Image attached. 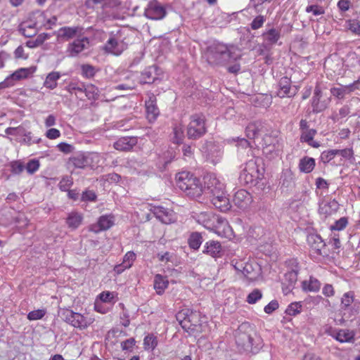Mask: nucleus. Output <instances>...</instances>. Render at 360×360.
<instances>
[{
  "label": "nucleus",
  "mask_w": 360,
  "mask_h": 360,
  "mask_svg": "<svg viewBox=\"0 0 360 360\" xmlns=\"http://www.w3.org/2000/svg\"><path fill=\"white\" fill-rule=\"evenodd\" d=\"M354 301V292L352 291L345 292L341 298V309H347Z\"/></svg>",
  "instance_id": "obj_44"
},
{
  "label": "nucleus",
  "mask_w": 360,
  "mask_h": 360,
  "mask_svg": "<svg viewBox=\"0 0 360 360\" xmlns=\"http://www.w3.org/2000/svg\"><path fill=\"white\" fill-rule=\"evenodd\" d=\"M158 345V340L153 334H148L143 339V347L146 350H153Z\"/></svg>",
  "instance_id": "obj_43"
},
{
  "label": "nucleus",
  "mask_w": 360,
  "mask_h": 360,
  "mask_svg": "<svg viewBox=\"0 0 360 360\" xmlns=\"http://www.w3.org/2000/svg\"><path fill=\"white\" fill-rule=\"evenodd\" d=\"M233 201L236 206L241 210H245L252 203V195L244 189H240L236 192Z\"/></svg>",
  "instance_id": "obj_17"
},
{
  "label": "nucleus",
  "mask_w": 360,
  "mask_h": 360,
  "mask_svg": "<svg viewBox=\"0 0 360 360\" xmlns=\"http://www.w3.org/2000/svg\"><path fill=\"white\" fill-rule=\"evenodd\" d=\"M159 68L157 65H151L146 68L141 74L140 82L142 84H152L158 79V71Z\"/></svg>",
  "instance_id": "obj_23"
},
{
  "label": "nucleus",
  "mask_w": 360,
  "mask_h": 360,
  "mask_svg": "<svg viewBox=\"0 0 360 360\" xmlns=\"http://www.w3.org/2000/svg\"><path fill=\"white\" fill-rule=\"evenodd\" d=\"M307 241L309 246L310 255L314 258L328 255L326 244L320 235L310 233L307 236Z\"/></svg>",
  "instance_id": "obj_9"
},
{
  "label": "nucleus",
  "mask_w": 360,
  "mask_h": 360,
  "mask_svg": "<svg viewBox=\"0 0 360 360\" xmlns=\"http://www.w3.org/2000/svg\"><path fill=\"white\" fill-rule=\"evenodd\" d=\"M169 281L167 277L156 274L154 278L153 285L158 295H162L168 287Z\"/></svg>",
  "instance_id": "obj_36"
},
{
  "label": "nucleus",
  "mask_w": 360,
  "mask_h": 360,
  "mask_svg": "<svg viewBox=\"0 0 360 360\" xmlns=\"http://www.w3.org/2000/svg\"><path fill=\"white\" fill-rule=\"evenodd\" d=\"M340 208L338 202L333 199L329 201H323L319 205V212L321 215L328 217L335 214Z\"/></svg>",
  "instance_id": "obj_20"
},
{
  "label": "nucleus",
  "mask_w": 360,
  "mask_h": 360,
  "mask_svg": "<svg viewBox=\"0 0 360 360\" xmlns=\"http://www.w3.org/2000/svg\"><path fill=\"white\" fill-rule=\"evenodd\" d=\"M22 136H24V138L22 140V143L27 146H31L33 143H38L41 141V138L34 137L32 135V132L27 131L26 129L25 134H23Z\"/></svg>",
  "instance_id": "obj_54"
},
{
  "label": "nucleus",
  "mask_w": 360,
  "mask_h": 360,
  "mask_svg": "<svg viewBox=\"0 0 360 360\" xmlns=\"http://www.w3.org/2000/svg\"><path fill=\"white\" fill-rule=\"evenodd\" d=\"M223 152L221 148L215 144L210 143L207 145L206 151V158L208 161L214 165L218 163L221 159Z\"/></svg>",
  "instance_id": "obj_26"
},
{
  "label": "nucleus",
  "mask_w": 360,
  "mask_h": 360,
  "mask_svg": "<svg viewBox=\"0 0 360 360\" xmlns=\"http://www.w3.org/2000/svg\"><path fill=\"white\" fill-rule=\"evenodd\" d=\"M298 271L292 269L284 274L282 282V291L284 295H288L292 292L297 281Z\"/></svg>",
  "instance_id": "obj_18"
},
{
  "label": "nucleus",
  "mask_w": 360,
  "mask_h": 360,
  "mask_svg": "<svg viewBox=\"0 0 360 360\" xmlns=\"http://www.w3.org/2000/svg\"><path fill=\"white\" fill-rule=\"evenodd\" d=\"M129 42L127 38L122 36V32L117 34H111L105 42L103 49L108 53L115 56H120L128 48Z\"/></svg>",
  "instance_id": "obj_6"
},
{
  "label": "nucleus",
  "mask_w": 360,
  "mask_h": 360,
  "mask_svg": "<svg viewBox=\"0 0 360 360\" xmlns=\"http://www.w3.org/2000/svg\"><path fill=\"white\" fill-rule=\"evenodd\" d=\"M136 254L133 251L127 252L123 257L122 262L115 266L114 271L117 274H120L124 270L131 268L136 259Z\"/></svg>",
  "instance_id": "obj_24"
},
{
  "label": "nucleus",
  "mask_w": 360,
  "mask_h": 360,
  "mask_svg": "<svg viewBox=\"0 0 360 360\" xmlns=\"http://www.w3.org/2000/svg\"><path fill=\"white\" fill-rule=\"evenodd\" d=\"M5 133L11 136H22L25 134V128L22 125L17 127H8L6 129Z\"/></svg>",
  "instance_id": "obj_59"
},
{
  "label": "nucleus",
  "mask_w": 360,
  "mask_h": 360,
  "mask_svg": "<svg viewBox=\"0 0 360 360\" xmlns=\"http://www.w3.org/2000/svg\"><path fill=\"white\" fill-rule=\"evenodd\" d=\"M335 338L340 342H352L354 340V333L349 330L341 329L337 332Z\"/></svg>",
  "instance_id": "obj_39"
},
{
  "label": "nucleus",
  "mask_w": 360,
  "mask_h": 360,
  "mask_svg": "<svg viewBox=\"0 0 360 360\" xmlns=\"http://www.w3.org/2000/svg\"><path fill=\"white\" fill-rule=\"evenodd\" d=\"M207 132L205 117L203 114H194L190 117L187 127V136L189 139H198Z\"/></svg>",
  "instance_id": "obj_5"
},
{
  "label": "nucleus",
  "mask_w": 360,
  "mask_h": 360,
  "mask_svg": "<svg viewBox=\"0 0 360 360\" xmlns=\"http://www.w3.org/2000/svg\"><path fill=\"white\" fill-rule=\"evenodd\" d=\"M262 297V293L260 290L255 289L252 292H251L246 298V302L248 304H255L257 301H259Z\"/></svg>",
  "instance_id": "obj_55"
},
{
  "label": "nucleus",
  "mask_w": 360,
  "mask_h": 360,
  "mask_svg": "<svg viewBox=\"0 0 360 360\" xmlns=\"http://www.w3.org/2000/svg\"><path fill=\"white\" fill-rule=\"evenodd\" d=\"M302 304L300 302H295L290 304L285 309V313L290 316H295L300 313Z\"/></svg>",
  "instance_id": "obj_51"
},
{
  "label": "nucleus",
  "mask_w": 360,
  "mask_h": 360,
  "mask_svg": "<svg viewBox=\"0 0 360 360\" xmlns=\"http://www.w3.org/2000/svg\"><path fill=\"white\" fill-rule=\"evenodd\" d=\"M83 217L78 212H70L67 219L66 223L69 228L72 229H77L82 224Z\"/></svg>",
  "instance_id": "obj_38"
},
{
  "label": "nucleus",
  "mask_w": 360,
  "mask_h": 360,
  "mask_svg": "<svg viewBox=\"0 0 360 360\" xmlns=\"http://www.w3.org/2000/svg\"><path fill=\"white\" fill-rule=\"evenodd\" d=\"M81 70L82 76L86 79L93 78L97 72L95 67L89 64L82 65L81 66Z\"/></svg>",
  "instance_id": "obj_48"
},
{
  "label": "nucleus",
  "mask_w": 360,
  "mask_h": 360,
  "mask_svg": "<svg viewBox=\"0 0 360 360\" xmlns=\"http://www.w3.org/2000/svg\"><path fill=\"white\" fill-rule=\"evenodd\" d=\"M81 29L79 27H63L57 31V37L62 40L74 38Z\"/></svg>",
  "instance_id": "obj_29"
},
{
  "label": "nucleus",
  "mask_w": 360,
  "mask_h": 360,
  "mask_svg": "<svg viewBox=\"0 0 360 360\" xmlns=\"http://www.w3.org/2000/svg\"><path fill=\"white\" fill-rule=\"evenodd\" d=\"M321 282L313 276H310L308 281H304L302 282V288L306 292H319L321 289Z\"/></svg>",
  "instance_id": "obj_34"
},
{
  "label": "nucleus",
  "mask_w": 360,
  "mask_h": 360,
  "mask_svg": "<svg viewBox=\"0 0 360 360\" xmlns=\"http://www.w3.org/2000/svg\"><path fill=\"white\" fill-rule=\"evenodd\" d=\"M39 26L41 25L38 22L25 21L19 25L18 31L25 37L30 38L37 34Z\"/></svg>",
  "instance_id": "obj_22"
},
{
  "label": "nucleus",
  "mask_w": 360,
  "mask_h": 360,
  "mask_svg": "<svg viewBox=\"0 0 360 360\" xmlns=\"http://www.w3.org/2000/svg\"><path fill=\"white\" fill-rule=\"evenodd\" d=\"M73 184L72 178L70 176H65L62 178L58 184V187L62 191H68Z\"/></svg>",
  "instance_id": "obj_56"
},
{
  "label": "nucleus",
  "mask_w": 360,
  "mask_h": 360,
  "mask_svg": "<svg viewBox=\"0 0 360 360\" xmlns=\"http://www.w3.org/2000/svg\"><path fill=\"white\" fill-rule=\"evenodd\" d=\"M338 155L349 161L354 160V150L352 148H345L342 150L337 149V155Z\"/></svg>",
  "instance_id": "obj_61"
},
{
  "label": "nucleus",
  "mask_w": 360,
  "mask_h": 360,
  "mask_svg": "<svg viewBox=\"0 0 360 360\" xmlns=\"http://www.w3.org/2000/svg\"><path fill=\"white\" fill-rule=\"evenodd\" d=\"M265 21L266 18L264 15H257L250 23V27L254 30H258L263 26Z\"/></svg>",
  "instance_id": "obj_63"
},
{
  "label": "nucleus",
  "mask_w": 360,
  "mask_h": 360,
  "mask_svg": "<svg viewBox=\"0 0 360 360\" xmlns=\"http://www.w3.org/2000/svg\"><path fill=\"white\" fill-rule=\"evenodd\" d=\"M98 297L103 302L112 303L115 302V295L113 292L104 291L99 294Z\"/></svg>",
  "instance_id": "obj_62"
},
{
  "label": "nucleus",
  "mask_w": 360,
  "mask_h": 360,
  "mask_svg": "<svg viewBox=\"0 0 360 360\" xmlns=\"http://www.w3.org/2000/svg\"><path fill=\"white\" fill-rule=\"evenodd\" d=\"M62 316L67 323L80 330L87 328L94 322V319L84 316L82 314L75 312L71 309H65L62 312Z\"/></svg>",
  "instance_id": "obj_7"
},
{
  "label": "nucleus",
  "mask_w": 360,
  "mask_h": 360,
  "mask_svg": "<svg viewBox=\"0 0 360 360\" xmlns=\"http://www.w3.org/2000/svg\"><path fill=\"white\" fill-rule=\"evenodd\" d=\"M349 113L350 108L345 105L338 110V112L333 113L331 118L334 122H338L346 117Z\"/></svg>",
  "instance_id": "obj_46"
},
{
  "label": "nucleus",
  "mask_w": 360,
  "mask_h": 360,
  "mask_svg": "<svg viewBox=\"0 0 360 360\" xmlns=\"http://www.w3.org/2000/svg\"><path fill=\"white\" fill-rule=\"evenodd\" d=\"M69 162L76 168L84 169L88 167L86 154L85 153H77L70 157Z\"/></svg>",
  "instance_id": "obj_35"
},
{
  "label": "nucleus",
  "mask_w": 360,
  "mask_h": 360,
  "mask_svg": "<svg viewBox=\"0 0 360 360\" xmlns=\"http://www.w3.org/2000/svg\"><path fill=\"white\" fill-rule=\"evenodd\" d=\"M114 225V217L112 214H105L101 216L97 223L91 224L89 231L95 233L105 231Z\"/></svg>",
  "instance_id": "obj_16"
},
{
  "label": "nucleus",
  "mask_w": 360,
  "mask_h": 360,
  "mask_svg": "<svg viewBox=\"0 0 360 360\" xmlns=\"http://www.w3.org/2000/svg\"><path fill=\"white\" fill-rule=\"evenodd\" d=\"M316 162L314 158L304 156L299 162L298 168L301 172L310 173L314 169Z\"/></svg>",
  "instance_id": "obj_33"
},
{
  "label": "nucleus",
  "mask_w": 360,
  "mask_h": 360,
  "mask_svg": "<svg viewBox=\"0 0 360 360\" xmlns=\"http://www.w3.org/2000/svg\"><path fill=\"white\" fill-rule=\"evenodd\" d=\"M136 144V141L133 138L122 137L114 143V148L120 151H129Z\"/></svg>",
  "instance_id": "obj_31"
},
{
  "label": "nucleus",
  "mask_w": 360,
  "mask_h": 360,
  "mask_svg": "<svg viewBox=\"0 0 360 360\" xmlns=\"http://www.w3.org/2000/svg\"><path fill=\"white\" fill-rule=\"evenodd\" d=\"M173 142L175 143H181L184 139V129L181 125H175L173 128Z\"/></svg>",
  "instance_id": "obj_52"
},
{
  "label": "nucleus",
  "mask_w": 360,
  "mask_h": 360,
  "mask_svg": "<svg viewBox=\"0 0 360 360\" xmlns=\"http://www.w3.org/2000/svg\"><path fill=\"white\" fill-rule=\"evenodd\" d=\"M86 160L89 167L92 169L97 168L102 164V157L98 153H87Z\"/></svg>",
  "instance_id": "obj_40"
},
{
  "label": "nucleus",
  "mask_w": 360,
  "mask_h": 360,
  "mask_svg": "<svg viewBox=\"0 0 360 360\" xmlns=\"http://www.w3.org/2000/svg\"><path fill=\"white\" fill-rule=\"evenodd\" d=\"M346 27L352 34L360 36V20L359 19H349L345 22Z\"/></svg>",
  "instance_id": "obj_42"
},
{
  "label": "nucleus",
  "mask_w": 360,
  "mask_h": 360,
  "mask_svg": "<svg viewBox=\"0 0 360 360\" xmlns=\"http://www.w3.org/2000/svg\"><path fill=\"white\" fill-rule=\"evenodd\" d=\"M291 79L287 76L282 77L278 83L276 94L280 98H290Z\"/></svg>",
  "instance_id": "obj_27"
},
{
  "label": "nucleus",
  "mask_w": 360,
  "mask_h": 360,
  "mask_svg": "<svg viewBox=\"0 0 360 360\" xmlns=\"http://www.w3.org/2000/svg\"><path fill=\"white\" fill-rule=\"evenodd\" d=\"M39 161L36 159H32L27 163L26 166H25V169H26L28 174H33L39 169Z\"/></svg>",
  "instance_id": "obj_58"
},
{
  "label": "nucleus",
  "mask_w": 360,
  "mask_h": 360,
  "mask_svg": "<svg viewBox=\"0 0 360 360\" xmlns=\"http://www.w3.org/2000/svg\"><path fill=\"white\" fill-rule=\"evenodd\" d=\"M202 252L212 257H221L222 256L221 243L215 240H209L205 243Z\"/></svg>",
  "instance_id": "obj_25"
},
{
  "label": "nucleus",
  "mask_w": 360,
  "mask_h": 360,
  "mask_svg": "<svg viewBox=\"0 0 360 360\" xmlns=\"http://www.w3.org/2000/svg\"><path fill=\"white\" fill-rule=\"evenodd\" d=\"M263 129L264 125L261 121L251 122L246 127V136L250 139H256L261 135Z\"/></svg>",
  "instance_id": "obj_28"
},
{
  "label": "nucleus",
  "mask_w": 360,
  "mask_h": 360,
  "mask_svg": "<svg viewBox=\"0 0 360 360\" xmlns=\"http://www.w3.org/2000/svg\"><path fill=\"white\" fill-rule=\"evenodd\" d=\"M135 344V339L134 338H131L121 342V348L123 351L131 352L133 351Z\"/></svg>",
  "instance_id": "obj_64"
},
{
  "label": "nucleus",
  "mask_w": 360,
  "mask_h": 360,
  "mask_svg": "<svg viewBox=\"0 0 360 360\" xmlns=\"http://www.w3.org/2000/svg\"><path fill=\"white\" fill-rule=\"evenodd\" d=\"M337 155V149L324 150L321 153L320 159L326 164L331 161Z\"/></svg>",
  "instance_id": "obj_53"
},
{
  "label": "nucleus",
  "mask_w": 360,
  "mask_h": 360,
  "mask_svg": "<svg viewBox=\"0 0 360 360\" xmlns=\"http://www.w3.org/2000/svg\"><path fill=\"white\" fill-rule=\"evenodd\" d=\"M219 226L217 227V233L221 237L231 238L233 235V230L228 221L223 218H218Z\"/></svg>",
  "instance_id": "obj_32"
},
{
  "label": "nucleus",
  "mask_w": 360,
  "mask_h": 360,
  "mask_svg": "<svg viewBox=\"0 0 360 360\" xmlns=\"http://www.w3.org/2000/svg\"><path fill=\"white\" fill-rule=\"evenodd\" d=\"M245 326H240L236 333V344L240 353L257 354L263 347L262 338L255 332L244 330Z\"/></svg>",
  "instance_id": "obj_1"
},
{
  "label": "nucleus",
  "mask_w": 360,
  "mask_h": 360,
  "mask_svg": "<svg viewBox=\"0 0 360 360\" xmlns=\"http://www.w3.org/2000/svg\"><path fill=\"white\" fill-rule=\"evenodd\" d=\"M322 97L323 94L321 88L319 84H316L314 90V95L311 100L313 112L319 113L324 111L328 108L330 102V98H322Z\"/></svg>",
  "instance_id": "obj_11"
},
{
  "label": "nucleus",
  "mask_w": 360,
  "mask_h": 360,
  "mask_svg": "<svg viewBox=\"0 0 360 360\" xmlns=\"http://www.w3.org/2000/svg\"><path fill=\"white\" fill-rule=\"evenodd\" d=\"M176 186L185 195L191 198L201 196L202 186L199 178L187 171L179 172L176 175Z\"/></svg>",
  "instance_id": "obj_2"
},
{
  "label": "nucleus",
  "mask_w": 360,
  "mask_h": 360,
  "mask_svg": "<svg viewBox=\"0 0 360 360\" xmlns=\"http://www.w3.org/2000/svg\"><path fill=\"white\" fill-rule=\"evenodd\" d=\"M98 89L93 84H85L84 93L85 96L90 100H96L98 97Z\"/></svg>",
  "instance_id": "obj_45"
},
{
  "label": "nucleus",
  "mask_w": 360,
  "mask_h": 360,
  "mask_svg": "<svg viewBox=\"0 0 360 360\" xmlns=\"http://www.w3.org/2000/svg\"><path fill=\"white\" fill-rule=\"evenodd\" d=\"M60 73L59 72L53 71L48 74L44 82V86L53 90L57 87L58 80L60 78Z\"/></svg>",
  "instance_id": "obj_37"
},
{
  "label": "nucleus",
  "mask_w": 360,
  "mask_h": 360,
  "mask_svg": "<svg viewBox=\"0 0 360 360\" xmlns=\"http://www.w3.org/2000/svg\"><path fill=\"white\" fill-rule=\"evenodd\" d=\"M330 92L333 96L339 100H344L345 96L347 94L345 85H340V86H333L330 88Z\"/></svg>",
  "instance_id": "obj_47"
},
{
  "label": "nucleus",
  "mask_w": 360,
  "mask_h": 360,
  "mask_svg": "<svg viewBox=\"0 0 360 360\" xmlns=\"http://www.w3.org/2000/svg\"><path fill=\"white\" fill-rule=\"evenodd\" d=\"M36 70V68H21L8 76L3 82H0V88L5 89L14 86L15 81L26 79L32 75Z\"/></svg>",
  "instance_id": "obj_10"
},
{
  "label": "nucleus",
  "mask_w": 360,
  "mask_h": 360,
  "mask_svg": "<svg viewBox=\"0 0 360 360\" xmlns=\"http://www.w3.org/2000/svg\"><path fill=\"white\" fill-rule=\"evenodd\" d=\"M260 159L248 161L239 176V181L243 185L255 186L264 176V169L260 167Z\"/></svg>",
  "instance_id": "obj_4"
},
{
  "label": "nucleus",
  "mask_w": 360,
  "mask_h": 360,
  "mask_svg": "<svg viewBox=\"0 0 360 360\" xmlns=\"http://www.w3.org/2000/svg\"><path fill=\"white\" fill-rule=\"evenodd\" d=\"M85 86V84L80 82H72L67 86L68 91L72 93H84V89Z\"/></svg>",
  "instance_id": "obj_49"
},
{
  "label": "nucleus",
  "mask_w": 360,
  "mask_h": 360,
  "mask_svg": "<svg viewBox=\"0 0 360 360\" xmlns=\"http://www.w3.org/2000/svg\"><path fill=\"white\" fill-rule=\"evenodd\" d=\"M205 57L212 65H223L237 58L227 45L219 42L213 43L207 48Z\"/></svg>",
  "instance_id": "obj_3"
},
{
  "label": "nucleus",
  "mask_w": 360,
  "mask_h": 360,
  "mask_svg": "<svg viewBox=\"0 0 360 360\" xmlns=\"http://www.w3.org/2000/svg\"><path fill=\"white\" fill-rule=\"evenodd\" d=\"M205 190L211 195H219L225 192V184L214 174L205 176Z\"/></svg>",
  "instance_id": "obj_12"
},
{
  "label": "nucleus",
  "mask_w": 360,
  "mask_h": 360,
  "mask_svg": "<svg viewBox=\"0 0 360 360\" xmlns=\"http://www.w3.org/2000/svg\"><path fill=\"white\" fill-rule=\"evenodd\" d=\"M262 37L267 44H276L281 38V30L271 28L263 32Z\"/></svg>",
  "instance_id": "obj_30"
},
{
  "label": "nucleus",
  "mask_w": 360,
  "mask_h": 360,
  "mask_svg": "<svg viewBox=\"0 0 360 360\" xmlns=\"http://www.w3.org/2000/svg\"><path fill=\"white\" fill-rule=\"evenodd\" d=\"M87 44H89V40L86 37L77 39L68 44L67 53L69 56L75 57L85 49Z\"/></svg>",
  "instance_id": "obj_19"
},
{
  "label": "nucleus",
  "mask_w": 360,
  "mask_h": 360,
  "mask_svg": "<svg viewBox=\"0 0 360 360\" xmlns=\"http://www.w3.org/2000/svg\"><path fill=\"white\" fill-rule=\"evenodd\" d=\"M46 314V310L44 309H37L29 312L27 317L30 321H37L41 319Z\"/></svg>",
  "instance_id": "obj_57"
},
{
  "label": "nucleus",
  "mask_w": 360,
  "mask_h": 360,
  "mask_svg": "<svg viewBox=\"0 0 360 360\" xmlns=\"http://www.w3.org/2000/svg\"><path fill=\"white\" fill-rule=\"evenodd\" d=\"M10 167L11 173L17 175L21 174L25 169L23 163L18 160L11 162Z\"/></svg>",
  "instance_id": "obj_60"
},
{
  "label": "nucleus",
  "mask_w": 360,
  "mask_h": 360,
  "mask_svg": "<svg viewBox=\"0 0 360 360\" xmlns=\"http://www.w3.org/2000/svg\"><path fill=\"white\" fill-rule=\"evenodd\" d=\"M316 134L317 131L314 129H310L309 130L302 131L300 134V140L302 143L309 142L314 139Z\"/></svg>",
  "instance_id": "obj_50"
},
{
  "label": "nucleus",
  "mask_w": 360,
  "mask_h": 360,
  "mask_svg": "<svg viewBox=\"0 0 360 360\" xmlns=\"http://www.w3.org/2000/svg\"><path fill=\"white\" fill-rule=\"evenodd\" d=\"M210 198L213 205L221 212H226L230 209L231 205L226 191L219 195H211Z\"/></svg>",
  "instance_id": "obj_21"
},
{
  "label": "nucleus",
  "mask_w": 360,
  "mask_h": 360,
  "mask_svg": "<svg viewBox=\"0 0 360 360\" xmlns=\"http://www.w3.org/2000/svg\"><path fill=\"white\" fill-rule=\"evenodd\" d=\"M145 108L147 120L150 123L155 122L160 115V110L157 105V98L154 94H150L148 96V99L145 101Z\"/></svg>",
  "instance_id": "obj_15"
},
{
  "label": "nucleus",
  "mask_w": 360,
  "mask_h": 360,
  "mask_svg": "<svg viewBox=\"0 0 360 360\" xmlns=\"http://www.w3.org/2000/svg\"><path fill=\"white\" fill-rule=\"evenodd\" d=\"M166 13L165 8L156 0L150 1L144 11L146 18L155 20L163 19Z\"/></svg>",
  "instance_id": "obj_13"
},
{
  "label": "nucleus",
  "mask_w": 360,
  "mask_h": 360,
  "mask_svg": "<svg viewBox=\"0 0 360 360\" xmlns=\"http://www.w3.org/2000/svg\"><path fill=\"white\" fill-rule=\"evenodd\" d=\"M202 241V235L198 232L191 233L188 239L189 247L193 250H198L200 247Z\"/></svg>",
  "instance_id": "obj_41"
},
{
  "label": "nucleus",
  "mask_w": 360,
  "mask_h": 360,
  "mask_svg": "<svg viewBox=\"0 0 360 360\" xmlns=\"http://www.w3.org/2000/svg\"><path fill=\"white\" fill-rule=\"evenodd\" d=\"M150 210L160 221L164 224H171L176 220L174 212L170 209L162 206H152Z\"/></svg>",
  "instance_id": "obj_14"
},
{
  "label": "nucleus",
  "mask_w": 360,
  "mask_h": 360,
  "mask_svg": "<svg viewBox=\"0 0 360 360\" xmlns=\"http://www.w3.org/2000/svg\"><path fill=\"white\" fill-rule=\"evenodd\" d=\"M176 320L182 328L186 332H193L195 330L198 323V314L193 310L185 308L176 314Z\"/></svg>",
  "instance_id": "obj_8"
}]
</instances>
